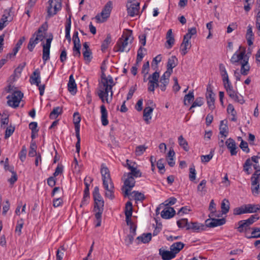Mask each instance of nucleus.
Wrapping results in <instances>:
<instances>
[{
	"label": "nucleus",
	"mask_w": 260,
	"mask_h": 260,
	"mask_svg": "<svg viewBox=\"0 0 260 260\" xmlns=\"http://www.w3.org/2000/svg\"><path fill=\"white\" fill-rule=\"evenodd\" d=\"M159 78V73L155 71L152 75H150L147 78L149 82L148 83V90L150 92H154V83L158 82Z\"/></svg>",
	"instance_id": "nucleus-13"
},
{
	"label": "nucleus",
	"mask_w": 260,
	"mask_h": 260,
	"mask_svg": "<svg viewBox=\"0 0 260 260\" xmlns=\"http://www.w3.org/2000/svg\"><path fill=\"white\" fill-rule=\"evenodd\" d=\"M177 224L178 227L180 228H183L185 226L187 228L188 226V224H189V222H188L187 219L184 218L178 220L177 221Z\"/></svg>",
	"instance_id": "nucleus-60"
},
{
	"label": "nucleus",
	"mask_w": 260,
	"mask_h": 260,
	"mask_svg": "<svg viewBox=\"0 0 260 260\" xmlns=\"http://www.w3.org/2000/svg\"><path fill=\"white\" fill-rule=\"evenodd\" d=\"M215 206H216V205L214 202V200H212L210 203V205H209V210L210 211V214L209 215L210 218L215 216L214 213L216 211Z\"/></svg>",
	"instance_id": "nucleus-55"
},
{
	"label": "nucleus",
	"mask_w": 260,
	"mask_h": 260,
	"mask_svg": "<svg viewBox=\"0 0 260 260\" xmlns=\"http://www.w3.org/2000/svg\"><path fill=\"white\" fill-rule=\"evenodd\" d=\"M123 177L125 178L124 181L125 187L124 196L126 197L129 195V192L135 186L136 181L134 177L128 175L127 173L124 174Z\"/></svg>",
	"instance_id": "nucleus-9"
},
{
	"label": "nucleus",
	"mask_w": 260,
	"mask_h": 260,
	"mask_svg": "<svg viewBox=\"0 0 260 260\" xmlns=\"http://www.w3.org/2000/svg\"><path fill=\"white\" fill-rule=\"evenodd\" d=\"M114 82L112 84L110 83H99L98 85V94H102L106 95V98L108 96L109 93H110L111 100L113 95V91L112 90L113 87L115 85Z\"/></svg>",
	"instance_id": "nucleus-6"
},
{
	"label": "nucleus",
	"mask_w": 260,
	"mask_h": 260,
	"mask_svg": "<svg viewBox=\"0 0 260 260\" xmlns=\"http://www.w3.org/2000/svg\"><path fill=\"white\" fill-rule=\"evenodd\" d=\"M133 40L132 31L123 33L121 37L117 41L114 50L115 51L123 52L126 50L128 43H132Z\"/></svg>",
	"instance_id": "nucleus-2"
},
{
	"label": "nucleus",
	"mask_w": 260,
	"mask_h": 260,
	"mask_svg": "<svg viewBox=\"0 0 260 260\" xmlns=\"http://www.w3.org/2000/svg\"><path fill=\"white\" fill-rule=\"evenodd\" d=\"M62 112V109L60 107L54 108L50 113L49 117L50 119H54L58 117Z\"/></svg>",
	"instance_id": "nucleus-39"
},
{
	"label": "nucleus",
	"mask_w": 260,
	"mask_h": 260,
	"mask_svg": "<svg viewBox=\"0 0 260 260\" xmlns=\"http://www.w3.org/2000/svg\"><path fill=\"white\" fill-rule=\"evenodd\" d=\"M256 26L258 30L257 34L259 36H260V11H259L257 14Z\"/></svg>",
	"instance_id": "nucleus-64"
},
{
	"label": "nucleus",
	"mask_w": 260,
	"mask_h": 260,
	"mask_svg": "<svg viewBox=\"0 0 260 260\" xmlns=\"http://www.w3.org/2000/svg\"><path fill=\"white\" fill-rule=\"evenodd\" d=\"M140 9V3L136 2L132 3L129 2V4L127 5V10L128 14L132 17L138 15Z\"/></svg>",
	"instance_id": "nucleus-14"
},
{
	"label": "nucleus",
	"mask_w": 260,
	"mask_h": 260,
	"mask_svg": "<svg viewBox=\"0 0 260 260\" xmlns=\"http://www.w3.org/2000/svg\"><path fill=\"white\" fill-rule=\"evenodd\" d=\"M12 20V18L10 17V13H5L0 21V30L5 27Z\"/></svg>",
	"instance_id": "nucleus-22"
},
{
	"label": "nucleus",
	"mask_w": 260,
	"mask_h": 260,
	"mask_svg": "<svg viewBox=\"0 0 260 260\" xmlns=\"http://www.w3.org/2000/svg\"><path fill=\"white\" fill-rule=\"evenodd\" d=\"M133 212V205L132 203L131 202H127L125 204V217H127V218L129 217H132Z\"/></svg>",
	"instance_id": "nucleus-41"
},
{
	"label": "nucleus",
	"mask_w": 260,
	"mask_h": 260,
	"mask_svg": "<svg viewBox=\"0 0 260 260\" xmlns=\"http://www.w3.org/2000/svg\"><path fill=\"white\" fill-rule=\"evenodd\" d=\"M27 153V149L25 146H23L22 149L19 153V158L21 161H24L26 158V155Z\"/></svg>",
	"instance_id": "nucleus-59"
},
{
	"label": "nucleus",
	"mask_w": 260,
	"mask_h": 260,
	"mask_svg": "<svg viewBox=\"0 0 260 260\" xmlns=\"http://www.w3.org/2000/svg\"><path fill=\"white\" fill-rule=\"evenodd\" d=\"M112 8L113 3L112 1H109L105 5L101 13L95 16L97 21L100 23L106 21L110 17Z\"/></svg>",
	"instance_id": "nucleus-3"
},
{
	"label": "nucleus",
	"mask_w": 260,
	"mask_h": 260,
	"mask_svg": "<svg viewBox=\"0 0 260 260\" xmlns=\"http://www.w3.org/2000/svg\"><path fill=\"white\" fill-rule=\"evenodd\" d=\"M246 38L248 45L250 46L253 44L254 40V34L252 32V26L249 25L247 27V30L246 34Z\"/></svg>",
	"instance_id": "nucleus-30"
},
{
	"label": "nucleus",
	"mask_w": 260,
	"mask_h": 260,
	"mask_svg": "<svg viewBox=\"0 0 260 260\" xmlns=\"http://www.w3.org/2000/svg\"><path fill=\"white\" fill-rule=\"evenodd\" d=\"M224 87L225 89L231 99L234 100L235 102L239 103L241 104H243L244 103L245 101L243 99V98L242 96H239L237 94V93L234 90L231 83L225 85Z\"/></svg>",
	"instance_id": "nucleus-10"
},
{
	"label": "nucleus",
	"mask_w": 260,
	"mask_h": 260,
	"mask_svg": "<svg viewBox=\"0 0 260 260\" xmlns=\"http://www.w3.org/2000/svg\"><path fill=\"white\" fill-rule=\"evenodd\" d=\"M245 54V49H244L242 51H241L238 54L237 53V52H236L232 56L231 59V62L233 64H235L236 63L239 62L240 60H241V61H243L244 58H246L244 57Z\"/></svg>",
	"instance_id": "nucleus-21"
},
{
	"label": "nucleus",
	"mask_w": 260,
	"mask_h": 260,
	"mask_svg": "<svg viewBox=\"0 0 260 260\" xmlns=\"http://www.w3.org/2000/svg\"><path fill=\"white\" fill-rule=\"evenodd\" d=\"M184 246V244L183 243L181 242H176L170 246V250H171L176 255V254L179 253L180 251L183 249Z\"/></svg>",
	"instance_id": "nucleus-32"
},
{
	"label": "nucleus",
	"mask_w": 260,
	"mask_h": 260,
	"mask_svg": "<svg viewBox=\"0 0 260 260\" xmlns=\"http://www.w3.org/2000/svg\"><path fill=\"white\" fill-rule=\"evenodd\" d=\"M113 82H114V80L113 79V78L111 76H106V75L104 72L102 73L101 75V80L99 82V83H110L111 84H112Z\"/></svg>",
	"instance_id": "nucleus-45"
},
{
	"label": "nucleus",
	"mask_w": 260,
	"mask_h": 260,
	"mask_svg": "<svg viewBox=\"0 0 260 260\" xmlns=\"http://www.w3.org/2000/svg\"><path fill=\"white\" fill-rule=\"evenodd\" d=\"M225 223V220L224 218L216 219L211 217V219H206L205 221L206 228L207 227L214 228L217 226L221 225Z\"/></svg>",
	"instance_id": "nucleus-15"
},
{
	"label": "nucleus",
	"mask_w": 260,
	"mask_h": 260,
	"mask_svg": "<svg viewBox=\"0 0 260 260\" xmlns=\"http://www.w3.org/2000/svg\"><path fill=\"white\" fill-rule=\"evenodd\" d=\"M191 230L193 232L199 233L206 230L205 225L197 222H191L188 224L187 230Z\"/></svg>",
	"instance_id": "nucleus-16"
},
{
	"label": "nucleus",
	"mask_w": 260,
	"mask_h": 260,
	"mask_svg": "<svg viewBox=\"0 0 260 260\" xmlns=\"http://www.w3.org/2000/svg\"><path fill=\"white\" fill-rule=\"evenodd\" d=\"M89 198V191L87 189L84 190V196L80 204V207H82L83 206L87 204L88 200Z\"/></svg>",
	"instance_id": "nucleus-52"
},
{
	"label": "nucleus",
	"mask_w": 260,
	"mask_h": 260,
	"mask_svg": "<svg viewBox=\"0 0 260 260\" xmlns=\"http://www.w3.org/2000/svg\"><path fill=\"white\" fill-rule=\"evenodd\" d=\"M206 182L207 181L205 180H203L198 185L197 191L201 196H204L207 192V188L206 187Z\"/></svg>",
	"instance_id": "nucleus-33"
},
{
	"label": "nucleus",
	"mask_w": 260,
	"mask_h": 260,
	"mask_svg": "<svg viewBox=\"0 0 260 260\" xmlns=\"http://www.w3.org/2000/svg\"><path fill=\"white\" fill-rule=\"evenodd\" d=\"M37 145L35 142H32L30 144V150L28 152V155L30 157H34L37 155L36 152Z\"/></svg>",
	"instance_id": "nucleus-51"
},
{
	"label": "nucleus",
	"mask_w": 260,
	"mask_h": 260,
	"mask_svg": "<svg viewBox=\"0 0 260 260\" xmlns=\"http://www.w3.org/2000/svg\"><path fill=\"white\" fill-rule=\"evenodd\" d=\"M248 58H244L243 61H241V74L243 75H247L250 70V66L248 64Z\"/></svg>",
	"instance_id": "nucleus-28"
},
{
	"label": "nucleus",
	"mask_w": 260,
	"mask_h": 260,
	"mask_svg": "<svg viewBox=\"0 0 260 260\" xmlns=\"http://www.w3.org/2000/svg\"><path fill=\"white\" fill-rule=\"evenodd\" d=\"M30 82L31 84H36L39 87L40 95L44 94L45 85H40L41 83L40 72L39 69L36 70L30 77Z\"/></svg>",
	"instance_id": "nucleus-8"
},
{
	"label": "nucleus",
	"mask_w": 260,
	"mask_h": 260,
	"mask_svg": "<svg viewBox=\"0 0 260 260\" xmlns=\"http://www.w3.org/2000/svg\"><path fill=\"white\" fill-rule=\"evenodd\" d=\"M206 97L209 109L213 110L215 108V94L211 90H209L207 88Z\"/></svg>",
	"instance_id": "nucleus-17"
},
{
	"label": "nucleus",
	"mask_w": 260,
	"mask_h": 260,
	"mask_svg": "<svg viewBox=\"0 0 260 260\" xmlns=\"http://www.w3.org/2000/svg\"><path fill=\"white\" fill-rule=\"evenodd\" d=\"M196 170L194 166L189 168V178L190 181H193L196 179Z\"/></svg>",
	"instance_id": "nucleus-62"
},
{
	"label": "nucleus",
	"mask_w": 260,
	"mask_h": 260,
	"mask_svg": "<svg viewBox=\"0 0 260 260\" xmlns=\"http://www.w3.org/2000/svg\"><path fill=\"white\" fill-rule=\"evenodd\" d=\"M124 166L127 167L131 171L129 173H127L128 175L132 176L134 178L140 177L142 176V173L136 167L135 162H131L128 159H127L126 164Z\"/></svg>",
	"instance_id": "nucleus-11"
},
{
	"label": "nucleus",
	"mask_w": 260,
	"mask_h": 260,
	"mask_svg": "<svg viewBox=\"0 0 260 260\" xmlns=\"http://www.w3.org/2000/svg\"><path fill=\"white\" fill-rule=\"evenodd\" d=\"M248 238H260V228H254L252 229L251 236L247 237Z\"/></svg>",
	"instance_id": "nucleus-54"
},
{
	"label": "nucleus",
	"mask_w": 260,
	"mask_h": 260,
	"mask_svg": "<svg viewBox=\"0 0 260 260\" xmlns=\"http://www.w3.org/2000/svg\"><path fill=\"white\" fill-rule=\"evenodd\" d=\"M81 117L78 112H75L73 115V122L75 125V133L80 132V122Z\"/></svg>",
	"instance_id": "nucleus-35"
},
{
	"label": "nucleus",
	"mask_w": 260,
	"mask_h": 260,
	"mask_svg": "<svg viewBox=\"0 0 260 260\" xmlns=\"http://www.w3.org/2000/svg\"><path fill=\"white\" fill-rule=\"evenodd\" d=\"M9 171L12 173V175L8 181L11 184H13L17 180V175L12 169L9 170Z\"/></svg>",
	"instance_id": "nucleus-63"
},
{
	"label": "nucleus",
	"mask_w": 260,
	"mask_h": 260,
	"mask_svg": "<svg viewBox=\"0 0 260 260\" xmlns=\"http://www.w3.org/2000/svg\"><path fill=\"white\" fill-rule=\"evenodd\" d=\"M111 37L110 35L108 34L106 38L104 40V41H103V42L102 44V46H101L102 50L103 51H104L106 49H107L108 47L109 44L111 43Z\"/></svg>",
	"instance_id": "nucleus-49"
},
{
	"label": "nucleus",
	"mask_w": 260,
	"mask_h": 260,
	"mask_svg": "<svg viewBox=\"0 0 260 260\" xmlns=\"http://www.w3.org/2000/svg\"><path fill=\"white\" fill-rule=\"evenodd\" d=\"M15 130V127L12 125H10L6 128L5 135V138L8 139L9 137H10L13 133H14Z\"/></svg>",
	"instance_id": "nucleus-58"
},
{
	"label": "nucleus",
	"mask_w": 260,
	"mask_h": 260,
	"mask_svg": "<svg viewBox=\"0 0 260 260\" xmlns=\"http://www.w3.org/2000/svg\"><path fill=\"white\" fill-rule=\"evenodd\" d=\"M178 142L179 145L182 147L185 151H188L189 147L187 142L183 138L182 136H180L178 138Z\"/></svg>",
	"instance_id": "nucleus-42"
},
{
	"label": "nucleus",
	"mask_w": 260,
	"mask_h": 260,
	"mask_svg": "<svg viewBox=\"0 0 260 260\" xmlns=\"http://www.w3.org/2000/svg\"><path fill=\"white\" fill-rule=\"evenodd\" d=\"M175 211L172 207H166L161 212V216L164 219H169L175 214Z\"/></svg>",
	"instance_id": "nucleus-18"
},
{
	"label": "nucleus",
	"mask_w": 260,
	"mask_h": 260,
	"mask_svg": "<svg viewBox=\"0 0 260 260\" xmlns=\"http://www.w3.org/2000/svg\"><path fill=\"white\" fill-rule=\"evenodd\" d=\"M194 100V94L193 91H189L187 94H186L184 98V104L187 105Z\"/></svg>",
	"instance_id": "nucleus-43"
},
{
	"label": "nucleus",
	"mask_w": 260,
	"mask_h": 260,
	"mask_svg": "<svg viewBox=\"0 0 260 260\" xmlns=\"http://www.w3.org/2000/svg\"><path fill=\"white\" fill-rule=\"evenodd\" d=\"M53 39L52 36L46 40L45 44H43V56L42 59L44 62L50 58V49L51 43Z\"/></svg>",
	"instance_id": "nucleus-12"
},
{
	"label": "nucleus",
	"mask_w": 260,
	"mask_h": 260,
	"mask_svg": "<svg viewBox=\"0 0 260 260\" xmlns=\"http://www.w3.org/2000/svg\"><path fill=\"white\" fill-rule=\"evenodd\" d=\"M83 55L86 63H89L92 58L91 50H84L83 52Z\"/></svg>",
	"instance_id": "nucleus-47"
},
{
	"label": "nucleus",
	"mask_w": 260,
	"mask_h": 260,
	"mask_svg": "<svg viewBox=\"0 0 260 260\" xmlns=\"http://www.w3.org/2000/svg\"><path fill=\"white\" fill-rule=\"evenodd\" d=\"M239 226L237 228L238 231L240 233H242L244 231H246L249 228L248 227L245 221L243 220H240L238 222Z\"/></svg>",
	"instance_id": "nucleus-46"
},
{
	"label": "nucleus",
	"mask_w": 260,
	"mask_h": 260,
	"mask_svg": "<svg viewBox=\"0 0 260 260\" xmlns=\"http://www.w3.org/2000/svg\"><path fill=\"white\" fill-rule=\"evenodd\" d=\"M204 100L203 98L199 97L196 98V100L193 102L189 110H191L193 108L199 106L200 107L204 104Z\"/></svg>",
	"instance_id": "nucleus-48"
},
{
	"label": "nucleus",
	"mask_w": 260,
	"mask_h": 260,
	"mask_svg": "<svg viewBox=\"0 0 260 260\" xmlns=\"http://www.w3.org/2000/svg\"><path fill=\"white\" fill-rule=\"evenodd\" d=\"M68 90L72 94H75L77 92V84L74 79L73 75H71L69 77V81L68 84Z\"/></svg>",
	"instance_id": "nucleus-23"
},
{
	"label": "nucleus",
	"mask_w": 260,
	"mask_h": 260,
	"mask_svg": "<svg viewBox=\"0 0 260 260\" xmlns=\"http://www.w3.org/2000/svg\"><path fill=\"white\" fill-rule=\"evenodd\" d=\"M93 197L94 201V211H103L104 201L99 192V188L95 186L93 191ZM100 212L99 213H100Z\"/></svg>",
	"instance_id": "nucleus-5"
},
{
	"label": "nucleus",
	"mask_w": 260,
	"mask_h": 260,
	"mask_svg": "<svg viewBox=\"0 0 260 260\" xmlns=\"http://www.w3.org/2000/svg\"><path fill=\"white\" fill-rule=\"evenodd\" d=\"M225 145L230 150V152L232 155H235L237 154V152L236 149L237 148L235 141L231 138L228 139L225 141Z\"/></svg>",
	"instance_id": "nucleus-20"
},
{
	"label": "nucleus",
	"mask_w": 260,
	"mask_h": 260,
	"mask_svg": "<svg viewBox=\"0 0 260 260\" xmlns=\"http://www.w3.org/2000/svg\"><path fill=\"white\" fill-rule=\"evenodd\" d=\"M151 238L152 235L151 233L143 234L141 236L138 237L136 240L138 241V244H139L140 242L147 243L151 240Z\"/></svg>",
	"instance_id": "nucleus-34"
},
{
	"label": "nucleus",
	"mask_w": 260,
	"mask_h": 260,
	"mask_svg": "<svg viewBox=\"0 0 260 260\" xmlns=\"http://www.w3.org/2000/svg\"><path fill=\"white\" fill-rule=\"evenodd\" d=\"M153 109L150 107H145L143 111V117L145 121L148 124L151 119V114L152 113Z\"/></svg>",
	"instance_id": "nucleus-31"
},
{
	"label": "nucleus",
	"mask_w": 260,
	"mask_h": 260,
	"mask_svg": "<svg viewBox=\"0 0 260 260\" xmlns=\"http://www.w3.org/2000/svg\"><path fill=\"white\" fill-rule=\"evenodd\" d=\"M102 180L104 186L106 185H110L111 184H113L110 176V174L102 176Z\"/></svg>",
	"instance_id": "nucleus-50"
},
{
	"label": "nucleus",
	"mask_w": 260,
	"mask_h": 260,
	"mask_svg": "<svg viewBox=\"0 0 260 260\" xmlns=\"http://www.w3.org/2000/svg\"><path fill=\"white\" fill-rule=\"evenodd\" d=\"M245 213H247L246 204L239 207L235 208L233 210V214L235 215H239Z\"/></svg>",
	"instance_id": "nucleus-38"
},
{
	"label": "nucleus",
	"mask_w": 260,
	"mask_h": 260,
	"mask_svg": "<svg viewBox=\"0 0 260 260\" xmlns=\"http://www.w3.org/2000/svg\"><path fill=\"white\" fill-rule=\"evenodd\" d=\"M44 39L45 36L44 34H41V29H38L29 39L27 45L28 49L31 52L32 51L36 45L38 44L40 41H43Z\"/></svg>",
	"instance_id": "nucleus-7"
},
{
	"label": "nucleus",
	"mask_w": 260,
	"mask_h": 260,
	"mask_svg": "<svg viewBox=\"0 0 260 260\" xmlns=\"http://www.w3.org/2000/svg\"><path fill=\"white\" fill-rule=\"evenodd\" d=\"M159 253L163 260H171L176 256L171 250L168 251L160 248L159 250Z\"/></svg>",
	"instance_id": "nucleus-19"
},
{
	"label": "nucleus",
	"mask_w": 260,
	"mask_h": 260,
	"mask_svg": "<svg viewBox=\"0 0 260 260\" xmlns=\"http://www.w3.org/2000/svg\"><path fill=\"white\" fill-rule=\"evenodd\" d=\"M143 48L142 47H140V48L138 50L137 53V57L136 59V64H138L140 62H141L143 58Z\"/></svg>",
	"instance_id": "nucleus-61"
},
{
	"label": "nucleus",
	"mask_w": 260,
	"mask_h": 260,
	"mask_svg": "<svg viewBox=\"0 0 260 260\" xmlns=\"http://www.w3.org/2000/svg\"><path fill=\"white\" fill-rule=\"evenodd\" d=\"M166 39L167 43L169 45V46L167 47V48H171L173 46L175 42V39L173 35L172 30L171 29L168 30L167 33Z\"/></svg>",
	"instance_id": "nucleus-36"
},
{
	"label": "nucleus",
	"mask_w": 260,
	"mask_h": 260,
	"mask_svg": "<svg viewBox=\"0 0 260 260\" xmlns=\"http://www.w3.org/2000/svg\"><path fill=\"white\" fill-rule=\"evenodd\" d=\"M13 88L14 87L11 85L8 86V92H12V94L7 96V99H8L7 104L9 106L16 108L19 106L23 94L20 91L14 90Z\"/></svg>",
	"instance_id": "nucleus-1"
},
{
	"label": "nucleus",
	"mask_w": 260,
	"mask_h": 260,
	"mask_svg": "<svg viewBox=\"0 0 260 260\" xmlns=\"http://www.w3.org/2000/svg\"><path fill=\"white\" fill-rule=\"evenodd\" d=\"M220 134L224 138L226 137L229 133V128L227 125V121L226 120H221L220 123Z\"/></svg>",
	"instance_id": "nucleus-27"
},
{
	"label": "nucleus",
	"mask_w": 260,
	"mask_h": 260,
	"mask_svg": "<svg viewBox=\"0 0 260 260\" xmlns=\"http://www.w3.org/2000/svg\"><path fill=\"white\" fill-rule=\"evenodd\" d=\"M133 197L134 199L137 201H142L144 199V196L143 193L139 192L137 191H134L132 192Z\"/></svg>",
	"instance_id": "nucleus-57"
},
{
	"label": "nucleus",
	"mask_w": 260,
	"mask_h": 260,
	"mask_svg": "<svg viewBox=\"0 0 260 260\" xmlns=\"http://www.w3.org/2000/svg\"><path fill=\"white\" fill-rule=\"evenodd\" d=\"M106 191L105 196L106 198H109L110 200H113L115 198L114 196V184H110V185H106L104 186Z\"/></svg>",
	"instance_id": "nucleus-24"
},
{
	"label": "nucleus",
	"mask_w": 260,
	"mask_h": 260,
	"mask_svg": "<svg viewBox=\"0 0 260 260\" xmlns=\"http://www.w3.org/2000/svg\"><path fill=\"white\" fill-rule=\"evenodd\" d=\"M259 219V216L256 215H252L250 216V217L246 219V220H243V221H245L247 225L249 228L250 225H251L252 223H253L254 222H255L256 220H257Z\"/></svg>",
	"instance_id": "nucleus-44"
},
{
	"label": "nucleus",
	"mask_w": 260,
	"mask_h": 260,
	"mask_svg": "<svg viewBox=\"0 0 260 260\" xmlns=\"http://www.w3.org/2000/svg\"><path fill=\"white\" fill-rule=\"evenodd\" d=\"M189 39H185L183 38V40L181 44L180 50L182 55H185L187 53V49H189L191 47V44L189 42Z\"/></svg>",
	"instance_id": "nucleus-29"
},
{
	"label": "nucleus",
	"mask_w": 260,
	"mask_h": 260,
	"mask_svg": "<svg viewBox=\"0 0 260 260\" xmlns=\"http://www.w3.org/2000/svg\"><path fill=\"white\" fill-rule=\"evenodd\" d=\"M230 205V204L228 200L224 199L222 200L221 204V209L223 214H226L229 211Z\"/></svg>",
	"instance_id": "nucleus-40"
},
{
	"label": "nucleus",
	"mask_w": 260,
	"mask_h": 260,
	"mask_svg": "<svg viewBox=\"0 0 260 260\" xmlns=\"http://www.w3.org/2000/svg\"><path fill=\"white\" fill-rule=\"evenodd\" d=\"M196 33L197 30L195 27L189 28L188 29V32L185 35H184V37H185V39L190 40L192 36L196 34Z\"/></svg>",
	"instance_id": "nucleus-56"
},
{
	"label": "nucleus",
	"mask_w": 260,
	"mask_h": 260,
	"mask_svg": "<svg viewBox=\"0 0 260 260\" xmlns=\"http://www.w3.org/2000/svg\"><path fill=\"white\" fill-rule=\"evenodd\" d=\"M147 148V147L144 145H139V146H137L136 148V150H135L136 155L137 156L141 155L144 152V151L146 150V149Z\"/></svg>",
	"instance_id": "nucleus-53"
},
{
	"label": "nucleus",
	"mask_w": 260,
	"mask_h": 260,
	"mask_svg": "<svg viewBox=\"0 0 260 260\" xmlns=\"http://www.w3.org/2000/svg\"><path fill=\"white\" fill-rule=\"evenodd\" d=\"M178 64V59L175 56H172L168 59L167 67V70L173 72V69L176 67Z\"/></svg>",
	"instance_id": "nucleus-25"
},
{
	"label": "nucleus",
	"mask_w": 260,
	"mask_h": 260,
	"mask_svg": "<svg viewBox=\"0 0 260 260\" xmlns=\"http://www.w3.org/2000/svg\"><path fill=\"white\" fill-rule=\"evenodd\" d=\"M101 121L103 125L106 126L109 123V121L107 119L108 117V113L106 110L105 106L104 105H102L101 107Z\"/></svg>",
	"instance_id": "nucleus-26"
},
{
	"label": "nucleus",
	"mask_w": 260,
	"mask_h": 260,
	"mask_svg": "<svg viewBox=\"0 0 260 260\" xmlns=\"http://www.w3.org/2000/svg\"><path fill=\"white\" fill-rule=\"evenodd\" d=\"M48 3L47 10L49 17L56 14L61 9V0H49Z\"/></svg>",
	"instance_id": "nucleus-4"
},
{
	"label": "nucleus",
	"mask_w": 260,
	"mask_h": 260,
	"mask_svg": "<svg viewBox=\"0 0 260 260\" xmlns=\"http://www.w3.org/2000/svg\"><path fill=\"white\" fill-rule=\"evenodd\" d=\"M247 213H256L260 211V205L259 204H246Z\"/></svg>",
	"instance_id": "nucleus-37"
}]
</instances>
